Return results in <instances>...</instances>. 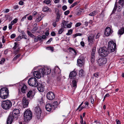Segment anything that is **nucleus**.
I'll return each instance as SVG.
<instances>
[{"label": "nucleus", "mask_w": 124, "mask_h": 124, "mask_svg": "<svg viewBox=\"0 0 124 124\" xmlns=\"http://www.w3.org/2000/svg\"><path fill=\"white\" fill-rule=\"evenodd\" d=\"M108 48L105 47L100 48L99 49V53L100 55L102 57H105L107 56L109 53L114 52L116 48V44L113 41L109 42L108 43Z\"/></svg>", "instance_id": "f257e3e1"}, {"label": "nucleus", "mask_w": 124, "mask_h": 124, "mask_svg": "<svg viewBox=\"0 0 124 124\" xmlns=\"http://www.w3.org/2000/svg\"><path fill=\"white\" fill-rule=\"evenodd\" d=\"M118 4L117 5L116 1V2L114 7L112 11V13H114L117 9V6H118L117 11L118 12L120 11L123 8V6L124 5V0H119L118 2Z\"/></svg>", "instance_id": "f03ea898"}, {"label": "nucleus", "mask_w": 124, "mask_h": 124, "mask_svg": "<svg viewBox=\"0 0 124 124\" xmlns=\"http://www.w3.org/2000/svg\"><path fill=\"white\" fill-rule=\"evenodd\" d=\"M9 91L8 89L6 87L1 88L0 90V97L3 99L7 98L8 96Z\"/></svg>", "instance_id": "7ed1b4c3"}, {"label": "nucleus", "mask_w": 124, "mask_h": 124, "mask_svg": "<svg viewBox=\"0 0 124 124\" xmlns=\"http://www.w3.org/2000/svg\"><path fill=\"white\" fill-rule=\"evenodd\" d=\"M32 116V113L30 110L27 109L24 112V119L26 122L29 121Z\"/></svg>", "instance_id": "20e7f679"}, {"label": "nucleus", "mask_w": 124, "mask_h": 124, "mask_svg": "<svg viewBox=\"0 0 124 124\" xmlns=\"http://www.w3.org/2000/svg\"><path fill=\"white\" fill-rule=\"evenodd\" d=\"M12 106L11 102L9 100L3 101L1 104L2 107V108L6 110L9 109L11 108Z\"/></svg>", "instance_id": "39448f33"}, {"label": "nucleus", "mask_w": 124, "mask_h": 124, "mask_svg": "<svg viewBox=\"0 0 124 124\" xmlns=\"http://www.w3.org/2000/svg\"><path fill=\"white\" fill-rule=\"evenodd\" d=\"M38 83L37 80L35 78H31L28 81L29 85L32 86L36 87Z\"/></svg>", "instance_id": "423d86ee"}, {"label": "nucleus", "mask_w": 124, "mask_h": 124, "mask_svg": "<svg viewBox=\"0 0 124 124\" xmlns=\"http://www.w3.org/2000/svg\"><path fill=\"white\" fill-rule=\"evenodd\" d=\"M77 65L80 67L84 66L85 63V59L83 56H80L77 60Z\"/></svg>", "instance_id": "0eeeda50"}, {"label": "nucleus", "mask_w": 124, "mask_h": 124, "mask_svg": "<svg viewBox=\"0 0 124 124\" xmlns=\"http://www.w3.org/2000/svg\"><path fill=\"white\" fill-rule=\"evenodd\" d=\"M39 71L43 73V76L45 74L48 75L50 73L51 70L47 67H44L39 69Z\"/></svg>", "instance_id": "6e6552de"}, {"label": "nucleus", "mask_w": 124, "mask_h": 124, "mask_svg": "<svg viewBox=\"0 0 124 124\" xmlns=\"http://www.w3.org/2000/svg\"><path fill=\"white\" fill-rule=\"evenodd\" d=\"M20 113V111L19 109L15 108L14 109L13 111L11 112L10 114L16 118V119L18 117V116Z\"/></svg>", "instance_id": "1a4fd4ad"}, {"label": "nucleus", "mask_w": 124, "mask_h": 124, "mask_svg": "<svg viewBox=\"0 0 124 124\" xmlns=\"http://www.w3.org/2000/svg\"><path fill=\"white\" fill-rule=\"evenodd\" d=\"M71 79L72 81V82L71 83V86L75 89L77 87V84L79 78H74Z\"/></svg>", "instance_id": "9d476101"}, {"label": "nucleus", "mask_w": 124, "mask_h": 124, "mask_svg": "<svg viewBox=\"0 0 124 124\" xmlns=\"http://www.w3.org/2000/svg\"><path fill=\"white\" fill-rule=\"evenodd\" d=\"M95 51L96 48L93 47L92 49L91 57V61L92 63H94V62L95 55Z\"/></svg>", "instance_id": "9b49d317"}, {"label": "nucleus", "mask_w": 124, "mask_h": 124, "mask_svg": "<svg viewBox=\"0 0 124 124\" xmlns=\"http://www.w3.org/2000/svg\"><path fill=\"white\" fill-rule=\"evenodd\" d=\"M35 111L36 113L37 118L39 119L40 118L41 113L40 108L39 106H37L35 108Z\"/></svg>", "instance_id": "f8f14e48"}, {"label": "nucleus", "mask_w": 124, "mask_h": 124, "mask_svg": "<svg viewBox=\"0 0 124 124\" xmlns=\"http://www.w3.org/2000/svg\"><path fill=\"white\" fill-rule=\"evenodd\" d=\"M97 63H98L100 66H101L105 64L107 62L106 58H101L98 60Z\"/></svg>", "instance_id": "ddd939ff"}, {"label": "nucleus", "mask_w": 124, "mask_h": 124, "mask_svg": "<svg viewBox=\"0 0 124 124\" xmlns=\"http://www.w3.org/2000/svg\"><path fill=\"white\" fill-rule=\"evenodd\" d=\"M34 76L38 78H40L41 77H43V73L39 71H39H35L33 72Z\"/></svg>", "instance_id": "4468645a"}, {"label": "nucleus", "mask_w": 124, "mask_h": 124, "mask_svg": "<svg viewBox=\"0 0 124 124\" xmlns=\"http://www.w3.org/2000/svg\"><path fill=\"white\" fill-rule=\"evenodd\" d=\"M37 88L38 90L40 92H43L44 90V85L41 83H38V85H37Z\"/></svg>", "instance_id": "2eb2a0df"}, {"label": "nucleus", "mask_w": 124, "mask_h": 124, "mask_svg": "<svg viewBox=\"0 0 124 124\" xmlns=\"http://www.w3.org/2000/svg\"><path fill=\"white\" fill-rule=\"evenodd\" d=\"M15 118H16L13 116H12L10 114L7 119V124H11L13 121L14 119Z\"/></svg>", "instance_id": "dca6fc26"}, {"label": "nucleus", "mask_w": 124, "mask_h": 124, "mask_svg": "<svg viewBox=\"0 0 124 124\" xmlns=\"http://www.w3.org/2000/svg\"><path fill=\"white\" fill-rule=\"evenodd\" d=\"M45 108L46 110L48 111H53L55 109L53 107L51 104L48 103L46 105Z\"/></svg>", "instance_id": "f3484780"}, {"label": "nucleus", "mask_w": 124, "mask_h": 124, "mask_svg": "<svg viewBox=\"0 0 124 124\" xmlns=\"http://www.w3.org/2000/svg\"><path fill=\"white\" fill-rule=\"evenodd\" d=\"M22 102L23 104V108H24L28 107L29 101L25 97H23V98L22 100Z\"/></svg>", "instance_id": "a211bd4d"}, {"label": "nucleus", "mask_w": 124, "mask_h": 124, "mask_svg": "<svg viewBox=\"0 0 124 124\" xmlns=\"http://www.w3.org/2000/svg\"><path fill=\"white\" fill-rule=\"evenodd\" d=\"M46 97L49 100H52L55 97L54 93L51 92L48 93L47 94Z\"/></svg>", "instance_id": "6ab92c4d"}, {"label": "nucleus", "mask_w": 124, "mask_h": 124, "mask_svg": "<svg viewBox=\"0 0 124 124\" xmlns=\"http://www.w3.org/2000/svg\"><path fill=\"white\" fill-rule=\"evenodd\" d=\"M76 69H74L73 71L71 72L69 74V78L70 79H72L74 78H76V76L77 75V72Z\"/></svg>", "instance_id": "aec40b11"}, {"label": "nucleus", "mask_w": 124, "mask_h": 124, "mask_svg": "<svg viewBox=\"0 0 124 124\" xmlns=\"http://www.w3.org/2000/svg\"><path fill=\"white\" fill-rule=\"evenodd\" d=\"M112 33L111 30L109 27H107L105 29L104 34L105 36H108Z\"/></svg>", "instance_id": "412c9836"}, {"label": "nucleus", "mask_w": 124, "mask_h": 124, "mask_svg": "<svg viewBox=\"0 0 124 124\" xmlns=\"http://www.w3.org/2000/svg\"><path fill=\"white\" fill-rule=\"evenodd\" d=\"M88 40L89 44L90 46H91L92 44L93 43L94 41L93 37L91 36H89L88 37Z\"/></svg>", "instance_id": "4be33fe9"}, {"label": "nucleus", "mask_w": 124, "mask_h": 124, "mask_svg": "<svg viewBox=\"0 0 124 124\" xmlns=\"http://www.w3.org/2000/svg\"><path fill=\"white\" fill-rule=\"evenodd\" d=\"M27 87L25 85H23L22 87L21 88V90L22 92L23 93H25Z\"/></svg>", "instance_id": "5701e85b"}, {"label": "nucleus", "mask_w": 124, "mask_h": 124, "mask_svg": "<svg viewBox=\"0 0 124 124\" xmlns=\"http://www.w3.org/2000/svg\"><path fill=\"white\" fill-rule=\"evenodd\" d=\"M79 76L80 77H82L84 76L85 75V73L83 70L81 69L79 71Z\"/></svg>", "instance_id": "b1692460"}, {"label": "nucleus", "mask_w": 124, "mask_h": 124, "mask_svg": "<svg viewBox=\"0 0 124 124\" xmlns=\"http://www.w3.org/2000/svg\"><path fill=\"white\" fill-rule=\"evenodd\" d=\"M124 33V27L119 29L118 32V34L120 35L123 34Z\"/></svg>", "instance_id": "393cba45"}, {"label": "nucleus", "mask_w": 124, "mask_h": 124, "mask_svg": "<svg viewBox=\"0 0 124 124\" xmlns=\"http://www.w3.org/2000/svg\"><path fill=\"white\" fill-rule=\"evenodd\" d=\"M68 23V21H65L64 20H63L62 22V25H61V27L63 26V28H66L67 24Z\"/></svg>", "instance_id": "a878e982"}, {"label": "nucleus", "mask_w": 124, "mask_h": 124, "mask_svg": "<svg viewBox=\"0 0 124 124\" xmlns=\"http://www.w3.org/2000/svg\"><path fill=\"white\" fill-rule=\"evenodd\" d=\"M33 92L31 91H29L27 94V97L28 98H31L33 95Z\"/></svg>", "instance_id": "bb28decb"}, {"label": "nucleus", "mask_w": 124, "mask_h": 124, "mask_svg": "<svg viewBox=\"0 0 124 124\" xmlns=\"http://www.w3.org/2000/svg\"><path fill=\"white\" fill-rule=\"evenodd\" d=\"M54 72L56 74H59L61 73L60 70L58 67H56L54 69Z\"/></svg>", "instance_id": "cd10ccee"}, {"label": "nucleus", "mask_w": 124, "mask_h": 124, "mask_svg": "<svg viewBox=\"0 0 124 124\" xmlns=\"http://www.w3.org/2000/svg\"><path fill=\"white\" fill-rule=\"evenodd\" d=\"M43 11L44 12H47L48 11H50L49 8L45 6L43 8Z\"/></svg>", "instance_id": "c85d7f7f"}, {"label": "nucleus", "mask_w": 124, "mask_h": 124, "mask_svg": "<svg viewBox=\"0 0 124 124\" xmlns=\"http://www.w3.org/2000/svg\"><path fill=\"white\" fill-rule=\"evenodd\" d=\"M57 103H58L57 101H55L52 104H51L52 105L53 107L55 109L57 107Z\"/></svg>", "instance_id": "c756f323"}, {"label": "nucleus", "mask_w": 124, "mask_h": 124, "mask_svg": "<svg viewBox=\"0 0 124 124\" xmlns=\"http://www.w3.org/2000/svg\"><path fill=\"white\" fill-rule=\"evenodd\" d=\"M97 14V12L96 11H94L90 13L89 15L91 16H93L96 15Z\"/></svg>", "instance_id": "7c9ffc66"}, {"label": "nucleus", "mask_w": 124, "mask_h": 124, "mask_svg": "<svg viewBox=\"0 0 124 124\" xmlns=\"http://www.w3.org/2000/svg\"><path fill=\"white\" fill-rule=\"evenodd\" d=\"M73 30L72 29H70L68 30V32L66 34V35L69 36L71 35L72 33Z\"/></svg>", "instance_id": "2f4dec72"}, {"label": "nucleus", "mask_w": 124, "mask_h": 124, "mask_svg": "<svg viewBox=\"0 0 124 124\" xmlns=\"http://www.w3.org/2000/svg\"><path fill=\"white\" fill-rule=\"evenodd\" d=\"M42 19V18L41 17V16H39L38 18H37L36 20L35 21V22L37 23L40 22L41 21Z\"/></svg>", "instance_id": "473e14b6"}, {"label": "nucleus", "mask_w": 124, "mask_h": 124, "mask_svg": "<svg viewBox=\"0 0 124 124\" xmlns=\"http://www.w3.org/2000/svg\"><path fill=\"white\" fill-rule=\"evenodd\" d=\"M56 17L55 19V21L56 22H58L60 20L61 15L60 14L56 15Z\"/></svg>", "instance_id": "72a5a7b5"}, {"label": "nucleus", "mask_w": 124, "mask_h": 124, "mask_svg": "<svg viewBox=\"0 0 124 124\" xmlns=\"http://www.w3.org/2000/svg\"><path fill=\"white\" fill-rule=\"evenodd\" d=\"M64 28L63 26H62L61 28L58 31V33L61 34L64 31Z\"/></svg>", "instance_id": "f704fd0d"}, {"label": "nucleus", "mask_w": 124, "mask_h": 124, "mask_svg": "<svg viewBox=\"0 0 124 124\" xmlns=\"http://www.w3.org/2000/svg\"><path fill=\"white\" fill-rule=\"evenodd\" d=\"M27 33L29 35L30 37L32 38H34L35 37V36L32 34L30 31H27Z\"/></svg>", "instance_id": "c9c22d12"}, {"label": "nucleus", "mask_w": 124, "mask_h": 124, "mask_svg": "<svg viewBox=\"0 0 124 124\" xmlns=\"http://www.w3.org/2000/svg\"><path fill=\"white\" fill-rule=\"evenodd\" d=\"M93 76L94 77V78H98L99 76V74L98 72L95 73L93 74Z\"/></svg>", "instance_id": "e433bc0d"}, {"label": "nucleus", "mask_w": 124, "mask_h": 124, "mask_svg": "<svg viewBox=\"0 0 124 124\" xmlns=\"http://www.w3.org/2000/svg\"><path fill=\"white\" fill-rule=\"evenodd\" d=\"M78 3L77 2H75L70 6V8H71L74 7L75 6L77 5Z\"/></svg>", "instance_id": "4c0bfd02"}, {"label": "nucleus", "mask_w": 124, "mask_h": 124, "mask_svg": "<svg viewBox=\"0 0 124 124\" xmlns=\"http://www.w3.org/2000/svg\"><path fill=\"white\" fill-rule=\"evenodd\" d=\"M55 12L56 15L59 14V9L57 8H55Z\"/></svg>", "instance_id": "58836bf2"}, {"label": "nucleus", "mask_w": 124, "mask_h": 124, "mask_svg": "<svg viewBox=\"0 0 124 124\" xmlns=\"http://www.w3.org/2000/svg\"><path fill=\"white\" fill-rule=\"evenodd\" d=\"M69 50L70 51V52L73 51L76 54V51L73 48L71 47H70L69 48Z\"/></svg>", "instance_id": "ea45409f"}, {"label": "nucleus", "mask_w": 124, "mask_h": 124, "mask_svg": "<svg viewBox=\"0 0 124 124\" xmlns=\"http://www.w3.org/2000/svg\"><path fill=\"white\" fill-rule=\"evenodd\" d=\"M44 3L48 4L50 3L51 1L49 0H45L43 1Z\"/></svg>", "instance_id": "a19ab883"}, {"label": "nucleus", "mask_w": 124, "mask_h": 124, "mask_svg": "<svg viewBox=\"0 0 124 124\" xmlns=\"http://www.w3.org/2000/svg\"><path fill=\"white\" fill-rule=\"evenodd\" d=\"M21 37V36L20 35L19 36H18L16 39L15 41H18L20 40L21 39H22Z\"/></svg>", "instance_id": "79ce46f5"}, {"label": "nucleus", "mask_w": 124, "mask_h": 124, "mask_svg": "<svg viewBox=\"0 0 124 124\" xmlns=\"http://www.w3.org/2000/svg\"><path fill=\"white\" fill-rule=\"evenodd\" d=\"M38 29V27H35L33 28L31 30L32 31V32L33 33L35 32Z\"/></svg>", "instance_id": "37998d69"}, {"label": "nucleus", "mask_w": 124, "mask_h": 124, "mask_svg": "<svg viewBox=\"0 0 124 124\" xmlns=\"http://www.w3.org/2000/svg\"><path fill=\"white\" fill-rule=\"evenodd\" d=\"M72 24V23L71 22H70V23L67 25L66 26L68 28H70L71 27V25Z\"/></svg>", "instance_id": "c03bdc74"}, {"label": "nucleus", "mask_w": 124, "mask_h": 124, "mask_svg": "<svg viewBox=\"0 0 124 124\" xmlns=\"http://www.w3.org/2000/svg\"><path fill=\"white\" fill-rule=\"evenodd\" d=\"M15 45L14 46L13 48V49H16V48L18 47L17 46V44L18 43L17 42H15L14 43Z\"/></svg>", "instance_id": "a18cd8bd"}, {"label": "nucleus", "mask_w": 124, "mask_h": 124, "mask_svg": "<svg viewBox=\"0 0 124 124\" xmlns=\"http://www.w3.org/2000/svg\"><path fill=\"white\" fill-rule=\"evenodd\" d=\"M5 61V59L4 58H2L1 60V61H0V64H3Z\"/></svg>", "instance_id": "49530a36"}, {"label": "nucleus", "mask_w": 124, "mask_h": 124, "mask_svg": "<svg viewBox=\"0 0 124 124\" xmlns=\"http://www.w3.org/2000/svg\"><path fill=\"white\" fill-rule=\"evenodd\" d=\"M21 38L22 39L24 38L25 39H27V36L25 34L23 35H21Z\"/></svg>", "instance_id": "de8ad7c7"}, {"label": "nucleus", "mask_w": 124, "mask_h": 124, "mask_svg": "<svg viewBox=\"0 0 124 124\" xmlns=\"http://www.w3.org/2000/svg\"><path fill=\"white\" fill-rule=\"evenodd\" d=\"M34 42H37L38 41V38L37 37V36H35V37H34Z\"/></svg>", "instance_id": "09e8293b"}, {"label": "nucleus", "mask_w": 124, "mask_h": 124, "mask_svg": "<svg viewBox=\"0 0 124 124\" xmlns=\"http://www.w3.org/2000/svg\"><path fill=\"white\" fill-rule=\"evenodd\" d=\"M20 54H18L15 57H14V58L13 59V60H16L20 56Z\"/></svg>", "instance_id": "8fccbe9b"}, {"label": "nucleus", "mask_w": 124, "mask_h": 124, "mask_svg": "<svg viewBox=\"0 0 124 124\" xmlns=\"http://www.w3.org/2000/svg\"><path fill=\"white\" fill-rule=\"evenodd\" d=\"M53 40V38H50L46 42V44H49Z\"/></svg>", "instance_id": "3c124183"}, {"label": "nucleus", "mask_w": 124, "mask_h": 124, "mask_svg": "<svg viewBox=\"0 0 124 124\" xmlns=\"http://www.w3.org/2000/svg\"><path fill=\"white\" fill-rule=\"evenodd\" d=\"M16 34H12L10 36V38L11 39H13L16 37Z\"/></svg>", "instance_id": "603ef678"}, {"label": "nucleus", "mask_w": 124, "mask_h": 124, "mask_svg": "<svg viewBox=\"0 0 124 124\" xmlns=\"http://www.w3.org/2000/svg\"><path fill=\"white\" fill-rule=\"evenodd\" d=\"M67 8V7L66 5H64L62 7V10L63 11H65Z\"/></svg>", "instance_id": "864d4df0"}, {"label": "nucleus", "mask_w": 124, "mask_h": 124, "mask_svg": "<svg viewBox=\"0 0 124 124\" xmlns=\"http://www.w3.org/2000/svg\"><path fill=\"white\" fill-rule=\"evenodd\" d=\"M70 12V11L69 10H68L64 12V14L65 15H67Z\"/></svg>", "instance_id": "5fc2aeb1"}, {"label": "nucleus", "mask_w": 124, "mask_h": 124, "mask_svg": "<svg viewBox=\"0 0 124 124\" xmlns=\"http://www.w3.org/2000/svg\"><path fill=\"white\" fill-rule=\"evenodd\" d=\"M80 44L83 47H84L85 46V43L83 41H81L80 42Z\"/></svg>", "instance_id": "6e6d98bb"}, {"label": "nucleus", "mask_w": 124, "mask_h": 124, "mask_svg": "<svg viewBox=\"0 0 124 124\" xmlns=\"http://www.w3.org/2000/svg\"><path fill=\"white\" fill-rule=\"evenodd\" d=\"M32 16H30L27 17V19L28 20H32Z\"/></svg>", "instance_id": "4d7b16f0"}, {"label": "nucleus", "mask_w": 124, "mask_h": 124, "mask_svg": "<svg viewBox=\"0 0 124 124\" xmlns=\"http://www.w3.org/2000/svg\"><path fill=\"white\" fill-rule=\"evenodd\" d=\"M81 23L79 22L77 23L75 25V26L76 27H78L81 25Z\"/></svg>", "instance_id": "13d9d810"}, {"label": "nucleus", "mask_w": 124, "mask_h": 124, "mask_svg": "<svg viewBox=\"0 0 124 124\" xmlns=\"http://www.w3.org/2000/svg\"><path fill=\"white\" fill-rule=\"evenodd\" d=\"M37 37L38 38V40H41L42 39L41 36L40 35H39L37 36Z\"/></svg>", "instance_id": "bf43d9fd"}, {"label": "nucleus", "mask_w": 124, "mask_h": 124, "mask_svg": "<svg viewBox=\"0 0 124 124\" xmlns=\"http://www.w3.org/2000/svg\"><path fill=\"white\" fill-rule=\"evenodd\" d=\"M4 37L3 36L2 37V42L3 43H4L5 42V40L4 39Z\"/></svg>", "instance_id": "052dcab7"}, {"label": "nucleus", "mask_w": 124, "mask_h": 124, "mask_svg": "<svg viewBox=\"0 0 124 124\" xmlns=\"http://www.w3.org/2000/svg\"><path fill=\"white\" fill-rule=\"evenodd\" d=\"M90 99H91V103L93 104L94 102V100L93 99L92 97H91Z\"/></svg>", "instance_id": "680f3d73"}, {"label": "nucleus", "mask_w": 124, "mask_h": 124, "mask_svg": "<svg viewBox=\"0 0 124 124\" xmlns=\"http://www.w3.org/2000/svg\"><path fill=\"white\" fill-rule=\"evenodd\" d=\"M18 19L17 18H15L12 21L15 23H16L17 22Z\"/></svg>", "instance_id": "e2e57ef3"}, {"label": "nucleus", "mask_w": 124, "mask_h": 124, "mask_svg": "<svg viewBox=\"0 0 124 124\" xmlns=\"http://www.w3.org/2000/svg\"><path fill=\"white\" fill-rule=\"evenodd\" d=\"M51 34L52 36H54L55 35V33L54 31H53L51 33Z\"/></svg>", "instance_id": "0e129e2a"}, {"label": "nucleus", "mask_w": 124, "mask_h": 124, "mask_svg": "<svg viewBox=\"0 0 124 124\" xmlns=\"http://www.w3.org/2000/svg\"><path fill=\"white\" fill-rule=\"evenodd\" d=\"M56 21L54 22L53 23V25L54 27H55L56 25Z\"/></svg>", "instance_id": "69168bd1"}, {"label": "nucleus", "mask_w": 124, "mask_h": 124, "mask_svg": "<svg viewBox=\"0 0 124 124\" xmlns=\"http://www.w3.org/2000/svg\"><path fill=\"white\" fill-rule=\"evenodd\" d=\"M24 2L22 1H21L19 2V4L20 5H23V4Z\"/></svg>", "instance_id": "338daca9"}, {"label": "nucleus", "mask_w": 124, "mask_h": 124, "mask_svg": "<svg viewBox=\"0 0 124 124\" xmlns=\"http://www.w3.org/2000/svg\"><path fill=\"white\" fill-rule=\"evenodd\" d=\"M116 122L117 124H121V123L120 121L118 120V119L116 120Z\"/></svg>", "instance_id": "774afa93"}]
</instances>
